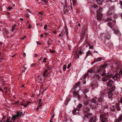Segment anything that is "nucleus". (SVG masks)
I'll return each mask as SVG.
<instances>
[{"label":"nucleus","mask_w":122,"mask_h":122,"mask_svg":"<svg viewBox=\"0 0 122 122\" xmlns=\"http://www.w3.org/2000/svg\"><path fill=\"white\" fill-rule=\"evenodd\" d=\"M112 76V75L109 73H107L106 75V76L105 77H103L102 78V80L103 81H105L111 77Z\"/></svg>","instance_id":"3"},{"label":"nucleus","mask_w":122,"mask_h":122,"mask_svg":"<svg viewBox=\"0 0 122 122\" xmlns=\"http://www.w3.org/2000/svg\"><path fill=\"white\" fill-rule=\"evenodd\" d=\"M104 99V98L103 96H101L99 97L98 99V101L99 102H101Z\"/></svg>","instance_id":"14"},{"label":"nucleus","mask_w":122,"mask_h":122,"mask_svg":"<svg viewBox=\"0 0 122 122\" xmlns=\"http://www.w3.org/2000/svg\"><path fill=\"white\" fill-rule=\"evenodd\" d=\"M44 29L46 30H47V25H45L44 26Z\"/></svg>","instance_id":"43"},{"label":"nucleus","mask_w":122,"mask_h":122,"mask_svg":"<svg viewBox=\"0 0 122 122\" xmlns=\"http://www.w3.org/2000/svg\"><path fill=\"white\" fill-rule=\"evenodd\" d=\"M112 20V19L111 18H108L107 19L105 20L107 22L109 21H111Z\"/></svg>","instance_id":"42"},{"label":"nucleus","mask_w":122,"mask_h":122,"mask_svg":"<svg viewBox=\"0 0 122 122\" xmlns=\"http://www.w3.org/2000/svg\"><path fill=\"white\" fill-rule=\"evenodd\" d=\"M102 14H98L97 16V18L98 20H100L102 18Z\"/></svg>","instance_id":"11"},{"label":"nucleus","mask_w":122,"mask_h":122,"mask_svg":"<svg viewBox=\"0 0 122 122\" xmlns=\"http://www.w3.org/2000/svg\"><path fill=\"white\" fill-rule=\"evenodd\" d=\"M86 30V29L85 28H83V29H82L80 34V36L81 37H83L85 35Z\"/></svg>","instance_id":"6"},{"label":"nucleus","mask_w":122,"mask_h":122,"mask_svg":"<svg viewBox=\"0 0 122 122\" xmlns=\"http://www.w3.org/2000/svg\"><path fill=\"white\" fill-rule=\"evenodd\" d=\"M114 84V82L113 81L110 80L107 82V85L108 86L110 87L112 86Z\"/></svg>","instance_id":"8"},{"label":"nucleus","mask_w":122,"mask_h":122,"mask_svg":"<svg viewBox=\"0 0 122 122\" xmlns=\"http://www.w3.org/2000/svg\"><path fill=\"white\" fill-rule=\"evenodd\" d=\"M10 120V118H8L7 119V120L5 122H9V121H9Z\"/></svg>","instance_id":"58"},{"label":"nucleus","mask_w":122,"mask_h":122,"mask_svg":"<svg viewBox=\"0 0 122 122\" xmlns=\"http://www.w3.org/2000/svg\"><path fill=\"white\" fill-rule=\"evenodd\" d=\"M29 103H27V104H21V105H22L24 106V107H26L28 105V104Z\"/></svg>","instance_id":"40"},{"label":"nucleus","mask_w":122,"mask_h":122,"mask_svg":"<svg viewBox=\"0 0 122 122\" xmlns=\"http://www.w3.org/2000/svg\"><path fill=\"white\" fill-rule=\"evenodd\" d=\"M112 13V12H110V11H109L107 14V15H111Z\"/></svg>","instance_id":"45"},{"label":"nucleus","mask_w":122,"mask_h":122,"mask_svg":"<svg viewBox=\"0 0 122 122\" xmlns=\"http://www.w3.org/2000/svg\"><path fill=\"white\" fill-rule=\"evenodd\" d=\"M75 56L76 57V58L77 59L78 58L79 56V54L78 53H76L75 55Z\"/></svg>","instance_id":"31"},{"label":"nucleus","mask_w":122,"mask_h":122,"mask_svg":"<svg viewBox=\"0 0 122 122\" xmlns=\"http://www.w3.org/2000/svg\"><path fill=\"white\" fill-rule=\"evenodd\" d=\"M74 94V97H77L78 98V99L80 98V96L78 92H74L73 93Z\"/></svg>","instance_id":"10"},{"label":"nucleus","mask_w":122,"mask_h":122,"mask_svg":"<svg viewBox=\"0 0 122 122\" xmlns=\"http://www.w3.org/2000/svg\"><path fill=\"white\" fill-rule=\"evenodd\" d=\"M89 76V74L87 73L86 74H85V75L84 76H83V78L84 79H85L88 76Z\"/></svg>","instance_id":"30"},{"label":"nucleus","mask_w":122,"mask_h":122,"mask_svg":"<svg viewBox=\"0 0 122 122\" xmlns=\"http://www.w3.org/2000/svg\"><path fill=\"white\" fill-rule=\"evenodd\" d=\"M80 84V82H78L77 83L76 85H74L73 86L74 88L75 89L77 87H78V86H79V85Z\"/></svg>","instance_id":"22"},{"label":"nucleus","mask_w":122,"mask_h":122,"mask_svg":"<svg viewBox=\"0 0 122 122\" xmlns=\"http://www.w3.org/2000/svg\"><path fill=\"white\" fill-rule=\"evenodd\" d=\"M111 109L113 111H115L116 109H117L118 111H119L120 110V108L119 107V105L117 104L116 105L115 107H112Z\"/></svg>","instance_id":"4"},{"label":"nucleus","mask_w":122,"mask_h":122,"mask_svg":"<svg viewBox=\"0 0 122 122\" xmlns=\"http://www.w3.org/2000/svg\"><path fill=\"white\" fill-rule=\"evenodd\" d=\"M84 116L85 117L89 119V122H95L96 121V116L93 117L91 113L85 114H84Z\"/></svg>","instance_id":"1"},{"label":"nucleus","mask_w":122,"mask_h":122,"mask_svg":"<svg viewBox=\"0 0 122 122\" xmlns=\"http://www.w3.org/2000/svg\"><path fill=\"white\" fill-rule=\"evenodd\" d=\"M73 3L76 4L77 2V0H73Z\"/></svg>","instance_id":"53"},{"label":"nucleus","mask_w":122,"mask_h":122,"mask_svg":"<svg viewBox=\"0 0 122 122\" xmlns=\"http://www.w3.org/2000/svg\"><path fill=\"white\" fill-rule=\"evenodd\" d=\"M112 23L110 22H108V23L107 24L108 25L111 27V25Z\"/></svg>","instance_id":"46"},{"label":"nucleus","mask_w":122,"mask_h":122,"mask_svg":"<svg viewBox=\"0 0 122 122\" xmlns=\"http://www.w3.org/2000/svg\"><path fill=\"white\" fill-rule=\"evenodd\" d=\"M71 63H70L68 65V66H67V68L68 69L69 68H70V66H71Z\"/></svg>","instance_id":"49"},{"label":"nucleus","mask_w":122,"mask_h":122,"mask_svg":"<svg viewBox=\"0 0 122 122\" xmlns=\"http://www.w3.org/2000/svg\"><path fill=\"white\" fill-rule=\"evenodd\" d=\"M17 117V115L16 116H13L12 117V120H15L16 119V117Z\"/></svg>","instance_id":"29"},{"label":"nucleus","mask_w":122,"mask_h":122,"mask_svg":"<svg viewBox=\"0 0 122 122\" xmlns=\"http://www.w3.org/2000/svg\"><path fill=\"white\" fill-rule=\"evenodd\" d=\"M44 33L46 36H49V34L47 33Z\"/></svg>","instance_id":"62"},{"label":"nucleus","mask_w":122,"mask_h":122,"mask_svg":"<svg viewBox=\"0 0 122 122\" xmlns=\"http://www.w3.org/2000/svg\"><path fill=\"white\" fill-rule=\"evenodd\" d=\"M91 54V53L90 51V50H89L88 51H87L86 53V56H88L90 54Z\"/></svg>","instance_id":"32"},{"label":"nucleus","mask_w":122,"mask_h":122,"mask_svg":"<svg viewBox=\"0 0 122 122\" xmlns=\"http://www.w3.org/2000/svg\"><path fill=\"white\" fill-rule=\"evenodd\" d=\"M61 4L62 5H64L65 4L66 5L67 4L68 2V0H60Z\"/></svg>","instance_id":"9"},{"label":"nucleus","mask_w":122,"mask_h":122,"mask_svg":"<svg viewBox=\"0 0 122 122\" xmlns=\"http://www.w3.org/2000/svg\"><path fill=\"white\" fill-rule=\"evenodd\" d=\"M120 5L121 6H122V1H120Z\"/></svg>","instance_id":"61"},{"label":"nucleus","mask_w":122,"mask_h":122,"mask_svg":"<svg viewBox=\"0 0 122 122\" xmlns=\"http://www.w3.org/2000/svg\"><path fill=\"white\" fill-rule=\"evenodd\" d=\"M112 92L110 91L107 92L108 97L109 98H110L112 97L113 95V94Z\"/></svg>","instance_id":"12"},{"label":"nucleus","mask_w":122,"mask_h":122,"mask_svg":"<svg viewBox=\"0 0 122 122\" xmlns=\"http://www.w3.org/2000/svg\"><path fill=\"white\" fill-rule=\"evenodd\" d=\"M107 65L105 64L104 65H102L101 66H100L99 67L97 68V71L98 73H100L101 71H102V68H103L107 66Z\"/></svg>","instance_id":"5"},{"label":"nucleus","mask_w":122,"mask_h":122,"mask_svg":"<svg viewBox=\"0 0 122 122\" xmlns=\"http://www.w3.org/2000/svg\"><path fill=\"white\" fill-rule=\"evenodd\" d=\"M51 41H52L51 39L48 40L47 42V44L49 45H51Z\"/></svg>","instance_id":"28"},{"label":"nucleus","mask_w":122,"mask_h":122,"mask_svg":"<svg viewBox=\"0 0 122 122\" xmlns=\"http://www.w3.org/2000/svg\"><path fill=\"white\" fill-rule=\"evenodd\" d=\"M66 34L67 36L68 35V32L66 29Z\"/></svg>","instance_id":"54"},{"label":"nucleus","mask_w":122,"mask_h":122,"mask_svg":"<svg viewBox=\"0 0 122 122\" xmlns=\"http://www.w3.org/2000/svg\"><path fill=\"white\" fill-rule=\"evenodd\" d=\"M16 25V24H15L14 25H13L12 26V29H14Z\"/></svg>","instance_id":"56"},{"label":"nucleus","mask_w":122,"mask_h":122,"mask_svg":"<svg viewBox=\"0 0 122 122\" xmlns=\"http://www.w3.org/2000/svg\"><path fill=\"white\" fill-rule=\"evenodd\" d=\"M114 32V33L118 35L119 33V31L118 29L115 30Z\"/></svg>","instance_id":"26"},{"label":"nucleus","mask_w":122,"mask_h":122,"mask_svg":"<svg viewBox=\"0 0 122 122\" xmlns=\"http://www.w3.org/2000/svg\"><path fill=\"white\" fill-rule=\"evenodd\" d=\"M93 72V70H92V69H91L90 70L87 71V73H88V72L92 73V72Z\"/></svg>","instance_id":"39"},{"label":"nucleus","mask_w":122,"mask_h":122,"mask_svg":"<svg viewBox=\"0 0 122 122\" xmlns=\"http://www.w3.org/2000/svg\"><path fill=\"white\" fill-rule=\"evenodd\" d=\"M93 76L94 79L96 80H99L100 78L99 75L96 73H95Z\"/></svg>","instance_id":"7"},{"label":"nucleus","mask_w":122,"mask_h":122,"mask_svg":"<svg viewBox=\"0 0 122 122\" xmlns=\"http://www.w3.org/2000/svg\"><path fill=\"white\" fill-rule=\"evenodd\" d=\"M89 48L91 49H93V47L92 46H89Z\"/></svg>","instance_id":"55"},{"label":"nucleus","mask_w":122,"mask_h":122,"mask_svg":"<svg viewBox=\"0 0 122 122\" xmlns=\"http://www.w3.org/2000/svg\"><path fill=\"white\" fill-rule=\"evenodd\" d=\"M102 9L103 8H99L98 10L97 11V14L100 13L102 11Z\"/></svg>","instance_id":"16"},{"label":"nucleus","mask_w":122,"mask_h":122,"mask_svg":"<svg viewBox=\"0 0 122 122\" xmlns=\"http://www.w3.org/2000/svg\"><path fill=\"white\" fill-rule=\"evenodd\" d=\"M117 119L119 121H121L122 120V115H120Z\"/></svg>","instance_id":"24"},{"label":"nucleus","mask_w":122,"mask_h":122,"mask_svg":"<svg viewBox=\"0 0 122 122\" xmlns=\"http://www.w3.org/2000/svg\"><path fill=\"white\" fill-rule=\"evenodd\" d=\"M66 68V65H64L63 67V69L64 71H65Z\"/></svg>","instance_id":"34"},{"label":"nucleus","mask_w":122,"mask_h":122,"mask_svg":"<svg viewBox=\"0 0 122 122\" xmlns=\"http://www.w3.org/2000/svg\"><path fill=\"white\" fill-rule=\"evenodd\" d=\"M115 86H112V87H111V88L109 89V91L112 92H114L115 90Z\"/></svg>","instance_id":"19"},{"label":"nucleus","mask_w":122,"mask_h":122,"mask_svg":"<svg viewBox=\"0 0 122 122\" xmlns=\"http://www.w3.org/2000/svg\"><path fill=\"white\" fill-rule=\"evenodd\" d=\"M19 101H17V102H15V104H17V105H19L20 104H19Z\"/></svg>","instance_id":"51"},{"label":"nucleus","mask_w":122,"mask_h":122,"mask_svg":"<svg viewBox=\"0 0 122 122\" xmlns=\"http://www.w3.org/2000/svg\"><path fill=\"white\" fill-rule=\"evenodd\" d=\"M47 71H48L47 70H45L44 71H43V73L46 74V73H47Z\"/></svg>","instance_id":"50"},{"label":"nucleus","mask_w":122,"mask_h":122,"mask_svg":"<svg viewBox=\"0 0 122 122\" xmlns=\"http://www.w3.org/2000/svg\"><path fill=\"white\" fill-rule=\"evenodd\" d=\"M17 117H21V116L23 115V113L22 112H17Z\"/></svg>","instance_id":"18"},{"label":"nucleus","mask_w":122,"mask_h":122,"mask_svg":"<svg viewBox=\"0 0 122 122\" xmlns=\"http://www.w3.org/2000/svg\"><path fill=\"white\" fill-rule=\"evenodd\" d=\"M103 0H96L97 3L99 5H101Z\"/></svg>","instance_id":"23"},{"label":"nucleus","mask_w":122,"mask_h":122,"mask_svg":"<svg viewBox=\"0 0 122 122\" xmlns=\"http://www.w3.org/2000/svg\"><path fill=\"white\" fill-rule=\"evenodd\" d=\"M41 1L44 2L46 4L47 3V0H42Z\"/></svg>","instance_id":"47"},{"label":"nucleus","mask_w":122,"mask_h":122,"mask_svg":"<svg viewBox=\"0 0 122 122\" xmlns=\"http://www.w3.org/2000/svg\"><path fill=\"white\" fill-rule=\"evenodd\" d=\"M102 60V59L100 58H98L95 60L96 62L99 61H101Z\"/></svg>","instance_id":"35"},{"label":"nucleus","mask_w":122,"mask_h":122,"mask_svg":"<svg viewBox=\"0 0 122 122\" xmlns=\"http://www.w3.org/2000/svg\"><path fill=\"white\" fill-rule=\"evenodd\" d=\"M28 13H27V14H26L25 15V16L27 18H28L29 17V16L28 15Z\"/></svg>","instance_id":"63"},{"label":"nucleus","mask_w":122,"mask_h":122,"mask_svg":"<svg viewBox=\"0 0 122 122\" xmlns=\"http://www.w3.org/2000/svg\"><path fill=\"white\" fill-rule=\"evenodd\" d=\"M88 91L86 89H84L83 91V93L84 94V97L85 98H87V97L86 95L85 94L87 92H88Z\"/></svg>","instance_id":"15"},{"label":"nucleus","mask_w":122,"mask_h":122,"mask_svg":"<svg viewBox=\"0 0 122 122\" xmlns=\"http://www.w3.org/2000/svg\"><path fill=\"white\" fill-rule=\"evenodd\" d=\"M87 100L86 101H85L84 102L83 104L85 105L86 106L88 104V101H89V100H88L87 97V98H85Z\"/></svg>","instance_id":"20"},{"label":"nucleus","mask_w":122,"mask_h":122,"mask_svg":"<svg viewBox=\"0 0 122 122\" xmlns=\"http://www.w3.org/2000/svg\"><path fill=\"white\" fill-rule=\"evenodd\" d=\"M117 77H118V74H116L114 76L112 77L113 79L114 80L116 79Z\"/></svg>","instance_id":"25"},{"label":"nucleus","mask_w":122,"mask_h":122,"mask_svg":"<svg viewBox=\"0 0 122 122\" xmlns=\"http://www.w3.org/2000/svg\"><path fill=\"white\" fill-rule=\"evenodd\" d=\"M41 99H39L38 100V105L39 106H41L42 105H41L42 102H41Z\"/></svg>","instance_id":"21"},{"label":"nucleus","mask_w":122,"mask_h":122,"mask_svg":"<svg viewBox=\"0 0 122 122\" xmlns=\"http://www.w3.org/2000/svg\"><path fill=\"white\" fill-rule=\"evenodd\" d=\"M106 114L104 113L103 112L101 114L100 116V119L102 122H107L108 120L106 117Z\"/></svg>","instance_id":"2"},{"label":"nucleus","mask_w":122,"mask_h":122,"mask_svg":"<svg viewBox=\"0 0 122 122\" xmlns=\"http://www.w3.org/2000/svg\"><path fill=\"white\" fill-rule=\"evenodd\" d=\"M3 33L4 34H7L8 33V31L5 28L3 29Z\"/></svg>","instance_id":"17"},{"label":"nucleus","mask_w":122,"mask_h":122,"mask_svg":"<svg viewBox=\"0 0 122 122\" xmlns=\"http://www.w3.org/2000/svg\"><path fill=\"white\" fill-rule=\"evenodd\" d=\"M97 99L96 97H95L94 98H93L92 99V102L94 103H96V100Z\"/></svg>","instance_id":"27"},{"label":"nucleus","mask_w":122,"mask_h":122,"mask_svg":"<svg viewBox=\"0 0 122 122\" xmlns=\"http://www.w3.org/2000/svg\"><path fill=\"white\" fill-rule=\"evenodd\" d=\"M122 71H120L118 73V76H122Z\"/></svg>","instance_id":"33"},{"label":"nucleus","mask_w":122,"mask_h":122,"mask_svg":"<svg viewBox=\"0 0 122 122\" xmlns=\"http://www.w3.org/2000/svg\"><path fill=\"white\" fill-rule=\"evenodd\" d=\"M12 9V8L11 7H8L7 9L9 10H10Z\"/></svg>","instance_id":"44"},{"label":"nucleus","mask_w":122,"mask_h":122,"mask_svg":"<svg viewBox=\"0 0 122 122\" xmlns=\"http://www.w3.org/2000/svg\"><path fill=\"white\" fill-rule=\"evenodd\" d=\"M97 84L95 85L92 84L91 86H93L94 87L97 86H98V84H97Z\"/></svg>","instance_id":"38"},{"label":"nucleus","mask_w":122,"mask_h":122,"mask_svg":"<svg viewBox=\"0 0 122 122\" xmlns=\"http://www.w3.org/2000/svg\"><path fill=\"white\" fill-rule=\"evenodd\" d=\"M106 71L104 70L103 72V73L101 74L102 76H104L106 74Z\"/></svg>","instance_id":"41"},{"label":"nucleus","mask_w":122,"mask_h":122,"mask_svg":"<svg viewBox=\"0 0 122 122\" xmlns=\"http://www.w3.org/2000/svg\"><path fill=\"white\" fill-rule=\"evenodd\" d=\"M114 122H119V121L118 120V119H116L115 120Z\"/></svg>","instance_id":"64"},{"label":"nucleus","mask_w":122,"mask_h":122,"mask_svg":"<svg viewBox=\"0 0 122 122\" xmlns=\"http://www.w3.org/2000/svg\"><path fill=\"white\" fill-rule=\"evenodd\" d=\"M78 53L79 54L81 55L82 53H84L81 52V51H79Z\"/></svg>","instance_id":"57"},{"label":"nucleus","mask_w":122,"mask_h":122,"mask_svg":"<svg viewBox=\"0 0 122 122\" xmlns=\"http://www.w3.org/2000/svg\"><path fill=\"white\" fill-rule=\"evenodd\" d=\"M43 76L44 77H46L47 76V75L46 73H43Z\"/></svg>","instance_id":"48"},{"label":"nucleus","mask_w":122,"mask_h":122,"mask_svg":"<svg viewBox=\"0 0 122 122\" xmlns=\"http://www.w3.org/2000/svg\"><path fill=\"white\" fill-rule=\"evenodd\" d=\"M82 106V105L81 104H80L78 105L77 106V108H81Z\"/></svg>","instance_id":"37"},{"label":"nucleus","mask_w":122,"mask_h":122,"mask_svg":"<svg viewBox=\"0 0 122 122\" xmlns=\"http://www.w3.org/2000/svg\"><path fill=\"white\" fill-rule=\"evenodd\" d=\"M102 107L104 109H105L107 108V105L105 104L104 105H102Z\"/></svg>","instance_id":"36"},{"label":"nucleus","mask_w":122,"mask_h":122,"mask_svg":"<svg viewBox=\"0 0 122 122\" xmlns=\"http://www.w3.org/2000/svg\"><path fill=\"white\" fill-rule=\"evenodd\" d=\"M36 43L38 45H40L41 44V43H40L39 41H36Z\"/></svg>","instance_id":"60"},{"label":"nucleus","mask_w":122,"mask_h":122,"mask_svg":"<svg viewBox=\"0 0 122 122\" xmlns=\"http://www.w3.org/2000/svg\"><path fill=\"white\" fill-rule=\"evenodd\" d=\"M45 116V115H41V117L42 119H43V118Z\"/></svg>","instance_id":"52"},{"label":"nucleus","mask_w":122,"mask_h":122,"mask_svg":"<svg viewBox=\"0 0 122 122\" xmlns=\"http://www.w3.org/2000/svg\"><path fill=\"white\" fill-rule=\"evenodd\" d=\"M92 7L95 8H97V6L96 5H94L92 6Z\"/></svg>","instance_id":"59"},{"label":"nucleus","mask_w":122,"mask_h":122,"mask_svg":"<svg viewBox=\"0 0 122 122\" xmlns=\"http://www.w3.org/2000/svg\"><path fill=\"white\" fill-rule=\"evenodd\" d=\"M72 113L74 115H76L77 114H79L78 111L76 110V109H74L72 111Z\"/></svg>","instance_id":"13"}]
</instances>
